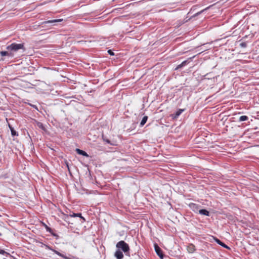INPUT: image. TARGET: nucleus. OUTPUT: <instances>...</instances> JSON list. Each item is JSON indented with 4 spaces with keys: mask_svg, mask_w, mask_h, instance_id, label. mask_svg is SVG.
Wrapping results in <instances>:
<instances>
[{
    "mask_svg": "<svg viewBox=\"0 0 259 259\" xmlns=\"http://www.w3.org/2000/svg\"><path fill=\"white\" fill-rule=\"evenodd\" d=\"M32 106L33 107L36 108V106L35 105H32Z\"/></svg>",
    "mask_w": 259,
    "mask_h": 259,
    "instance_id": "nucleus-29",
    "label": "nucleus"
},
{
    "mask_svg": "<svg viewBox=\"0 0 259 259\" xmlns=\"http://www.w3.org/2000/svg\"><path fill=\"white\" fill-rule=\"evenodd\" d=\"M66 165H67V167H68V169L69 170V166H68V163H67V164H66Z\"/></svg>",
    "mask_w": 259,
    "mask_h": 259,
    "instance_id": "nucleus-27",
    "label": "nucleus"
},
{
    "mask_svg": "<svg viewBox=\"0 0 259 259\" xmlns=\"http://www.w3.org/2000/svg\"><path fill=\"white\" fill-rule=\"evenodd\" d=\"M76 151L78 154H80L81 155L86 156V157H88L89 156L86 152H85L82 150H80L79 149H78V148L76 149Z\"/></svg>",
    "mask_w": 259,
    "mask_h": 259,
    "instance_id": "nucleus-11",
    "label": "nucleus"
},
{
    "mask_svg": "<svg viewBox=\"0 0 259 259\" xmlns=\"http://www.w3.org/2000/svg\"><path fill=\"white\" fill-rule=\"evenodd\" d=\"M187 250L189 252L193 253L195 250V247L193 244H190L187 246Z\"/></svg>",
    "mask_w": 259,
    "mask_h": 259,
    "instance_id": "nucleus-10",
    "label": "nucleus"
},
{
    "mask_svg": "<svg viewBox=\"0 0 259 259\" xmlns=\"http://www.w3.org/2000/svg\"><path fill=\"white\" fill-rule=\"evenodd\" d=\"M0 254H3V255H8L9 254V253L7 252L4 250L1 249H0Z\"/></svg>",
    "mask_w": 259,
    "mask_h": 259,
    "instance_id": "nucleus-21",
    "label": "nucleus"
},
{
    "mask_svg": "<svg viewBox=\"0 0 259 259\" xmlns=\"http://www.w3.org/2000/svg\"><path fill=\"white\" fill-rule=\"evenodd\" d=\"M248 119V117L246 115H242L239 117V121H243L247 120Z\"/></svg>",
    "mask_w": 259,
    "mask_h": 259,
    "instance_id": "nucleus-18",
    "label": "nucleus"
},
{
    "mask_svg": "<svg viewBox=\"0 0 259 259\" xmlns=\"http://www.w3.org/2000/svg\"><path fill=\"white\" fill-rule=\"evenodd\" d=\"M2 236V234L0 233V236Z\"/></svg>",
    "mask_w": 259,
    "mask_h": 259,
    "instance_id": "nucleus-30",
    "label": "nucleus"
},
{
    "mask_svg": "<svg viewBox=\"0 0 259 259\" xmlns=\"http://www.w3.org/2000/svg\"><path fill=\"white\" fill-rule=\"evenodd\" d=\"M154 248L157 254L160 257V258L162 259L163 257V254L161 249L157 244H154Z\"/></svg>",
    "mask_w": 259,
    "mask_h": 259,
    "instance_id": "nucleus-4",
    "label": "nucleus"
},
{
    "mask_svg": "<svg viewBox=\"0 0 259 259\" xmlns=\"http://www.w3.org/2000/svg\"><path fill=\"white\" fill-rule=\"evenodd\" d=\"M0 55L1 56H9V57H13L14 54L12 52H9L8 51H0Z\"/></svg>",
    "mask_w": 259,
    "mask_h": 259,
    "instance_id": "nucleus-8",
    "label": "nucleus"
},
{
    "mask_svg": "<svg viewBox=\"0 0 259 259\" xmlns=\"http://www.w3.org/2000/svg\"><path fill=\"white\" fill-rule=\"evenodd\" d=\"M108 53L110 55H111V56H114V52H113V51H112V50H109L108 51Z\"/></svg>",
    "mask_w": 259,
    "mask_h": 259,
    "instance_id": "nucleus-24",
    "label": "nucleus"
},
{
    "mask_svg": "<svg viewBox=\"0 0 259 259\" xmlns=\"http://www.w3.org/2000/svg\"><path fill=\"white\" fill-rule=\"evenodd\" d=\"M46 247L48 249H49L50 250H52L53 252H54L56 254L59 255L60 256L63 257V256H64V254L61 253L60 252H59V251L55 250V249H52L51 247L49 246L48 245H46Z\"/></svg>",
    "mask_w": 259,
    "mask_h": 259,
    "instance_id": "nucleus-14",
    "label": "nucleus"
},
{
    "mask_svg": "<svg viewBox=\"0 0 259 259\" xmlns=\"http://www.w3.org/2000/svg\"><path fill=\"white\" fill-rule=\"evenodd\" d=\"M114 256L117 259H122L123 257V254L120 250H117L115 253Z\"/></svg>",
    "mask_w": 259,
    "mask_h": 259,
    "instance_id": "nucleus-7",
    "label": "nucleus"
},
{
    "mask_svg": "<svg viewBox=\"0 0 259 259\" xmlns=\"http://www.w3.org/2000/svg\"><path fill=\"white\" fill-rule=\"evenodd\" d=\"M199 212L201 214L204 215H206V216H209V211H207L206 209H200L199 210Z\"/></svg>",
    "mask_w": 259,
    "mask_h": 259,
    "instance_id": "nucleus-13",
    "label": "nucleus"
},
{
    "mask_svg": "<svg viewBox=\"0 0 259 259\" xmlns=\"http://www.w3.org/2000/svg\"><path fill=\"white\" fill-rule=\"evenodd\" d=\"M70 216L71 217H79L83 220V222L85 221V219L83 217H82L81 214L80 213H73L72 214H70Z\"/></svg>",
    "mask_w": 259,
    "mask_h": 259,
    "instance_id": "nucleus-12",
    "label": "nucleus"
},
{
    "mask_svg": "<svg viewBox=\"0 0 259 259\" xmlns=\"http://www.w3.org/2000/svg\"><path fill=\"white\" fill-rule=\"evenodd\" d=\"M194 57V56H193V57L188 58L187 60L184 61L181 64L179 65L177 67V68H176V70L181 68L183 67L184 66H186V65H187L190 62V61L192 60V59Z\"/></svg>",
    "mask_w": 259,
    "mask_h": 259,
    "instance_id": "nucleus-5",
    "label": "nucleus"
},
{
    "mask_svg": "<svg viewBox=\"0 0 259 259\" xmlns=\"http://www.w3.org/2000/svg\"><path fill=\"white\" fill-rule=\"evenodd\" d=\"M44 226L45 227L46 230L47 232H49V233H52V229L50 228L49 227H48L46 224H43Z\"/></svg>",
    "mask_w": 259,
    "mask_h": 259,
    "instance_id": "nucleus-20",
    "label": "nucleus"
},
{
    "mask_svg": "<svg viewBox=\"0 0 259 259\" xmlns=\"http://www.w3.org/2000/svg\"><path fill=\"white\" fill-rule=\"evenodd\" d=\"M11 131V135H12V136H18V134L16 132V131Z\"/></svg>",
    "mask_w": 259,
    "mask_h": 259,
    "instance_id": "nucleus-23",
    "label": "nucleus"
},
{
    "mask_svg": "<svg viewBox=\"0 0 259 259\" xmlns=\"http://www.w3.org/2000/svg\"><path fill=\"white\" fill-rule=\"evenodd\" d=\"M102 139L104 142L106 143L110 144L111 145L115 146L117 145L116 142L112 140L111 138L107 137L104 134H102Z\"/></svg>",
    "mask_w": 259,
    "mask_h": 259,
    "instance_id": "nucleus-3",
    "label": "nucleus"
},
{
    "mask_svg": "<svg viewBox=\"0 0 259 259\" xmlns=\"http://www.w3.org/2000/svg\"><path fill=\"white\" fill-rule=\"evenodd\" d=\"M116 248H117L119 250H122L125 255H130V247L127 243H126L124 241H119L116 245Z\"/></svg>",
    "mask_w": 259,
    "mask_h": 259,
    "instance_id": "nucleus-2",
    "label": "nucleus"
},
{
    "mask_svg": "<svg viewBox=\"0 0 259 259\" xmlns=\"http://www.w3.org/2000/svg\"><path fill=\"white\" fill-rule=\"evenodd\" d=\"M190 207L193 209V210H194L195 209H197L198 207V205L196 204H194V203H191L190 204Z\"/></svg>",
    "mask_w": 259,
    "mask_h": 259,
    "instance_id": "nucleus-19",
    "label": "nucleus"
},
{
    "mask_svg": "<svg viewBox=\"0 0 259 259\" xmlns=\"http://www.w3.org/2000/svg\"><path fill=\"white\" fill-rule=\"evenodd\" d=\"M63 21V19H54L52 20L46 21L41 23V25L46 24H53L56 22H60Z\"/></svg>",
    "mask_w": 259,
    "mask_h": 259,
    "instance_id": "nucleus-6",
    "label": "nucleus"
},
{
    "mask_svg": "<svg viewBox=\"0 0 259 259\" xmlns=\"http://www.w3.org/2000/svg\"><path fill=\"white\" fill-rule=\"evenodd\" d=\"M184 109H179L174 115V118H177L184 111Z\"/></svg>",
    "mask_w": 259,
    "mask_h": 259,
    "instance_id": "nucleus-15",
    "label": "nucleus"
},
{
    "mask_svg": "<svg viewBox=\"0 0 259 259\" xmlns=\"http://www.w3.org/2000/svg\"><path fill=\"white\" fill-rule=\"evenodd\" d=\"M147 119H148V116H144L141 122H140V126H143L145 123L146 122H147Z\"/></svg>",
    "mask_w": 259,
    "mask_h": 259,
    "instance_id": "nucleus-16",
    "label": "nucleus"
},
{
    "mask_svg": "<svg viewBox=\"0 0 259 259\" xmlns=\"http://www.w3.org/2000/svg\"><path fill=\"white\" fill-rule=\"evenodd\" d=\"M35 125L36 128H41V130H44L43 124L41 122L35 121Z\"/></svg>",
    "mask_w": 259,
    "mask_h": 259,
    "instance_id": "nucleus-17",
    "label": "nucleus"
},
{
    "mask_svg": "<svg viewBox=\"0 0 259 259\" xmlns=\"http://www.w3.org/2000/svg\"><path fill=\"white\" fill-rule=\"evenodd\" d=\"M214 239L215 241L219 245H221L222 246L224 247L225 248H229V247L227 245H226L224 243L222 242L220 240H219L217 238H214Z\"/></svg>",
    "mask_w": 259,
    "mask_h": 259,
    "instance_id": "nucleus-9",
    "label": "nucleus"
},
{
    "mask_svg": "<svg viewBox=\"0 0 259 259\" xmlns=\"http://www.w3.org/2000/svg\"><path fill=\"white\" fill-rule=\"evenodd\" d=\"M9 127L10 128L11 130H14V128L11 127L10 125H9Z\"/></svg>",
    "mask_w": 259,
    "mask_h": 259,
    "instance_id": "nucleus-26",
    "label": "nucleus"
},
{
    "mask_svg": "<svg viewBox=\"0 0 259 259\" xmlns=\"http://www.w3.org/2000/svg\"><path fill=\"white\" fill-rule=\"evenodd\" d=\"M4 60V59L2 58L1 59H0V61H3Z\"/></svg>",
    "mask_w": 259,
    "mask_h": 259,
    "instance_id": "nucleus-28",
    "label": "nucleus"
},
{
    "mask_svg": "<svg viewBox=\"0 0 259 259\" xmlns=\"http://www.w3.org/2000/svg\"><path fill=\"white\" fill-rule=\"evenodd\" d=\"M51 233L53 236H54L58 237V236L56 234H55V233H54L53 232V230H52V233Z\"/></svg>",
    "mask_w": 259,
    "mask_h": 259,
    "instance_id": "nucleus-25",
    "label": "nucleus"
},
{
    "mask_svg": "<svg viewBox=\"0 0 259 259\" xmlns=\"http://www.w3.org/2000/svg\"><path fill=\"white\" fill-rule=\"evenodd\" d=\"M6 49L8 51H10V52L13 53V54L14 52H16L19 50H22V53L24 52L25 51V49L24 48V45L23 44L13 43L10 45L8 46Z\"/></svg>",
    "mask_w": 259,
    "mask_h": 259,
    "instance_id": "nucleus-1",
    "label": "nucleus"
},
{
    "mask_svg": "<svg viewBox=\"0 0 259 259\" xmlns=\"http://www.w3.org/2000/svg\"><path fill=\"white\" fill-rule=\"evenodd\" d=\"M240 46L241 48H246L247 47V44L245 42H242L240 44Z\"/></svg>",
    "mask_w": 259,
    "mask_h": 259,
    "instance_id": "nucleus-22",
    "label": "nucleus"
}]
</instances>
